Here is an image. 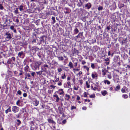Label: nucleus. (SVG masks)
I'll use <instances>...</instances> for the list:
<instances>
[{"label": "nucleus", "mask_w": 130, "mask_h": 130, "mask_svg": "<svg viewBox=\"0 0 130 130\" xmlns=\"http://www.w3.org/2000/svg\"><path fill=\"white\" fill-rule=\"evenodd\" d=\"M66 122V120H64L62 122V123L63 124H65Z\"/></svg>", "instance_id": "nucleus-52"}, {"label": "nucleus", "mask_w": 130, "mask_h": 130, "mask_svg": "<svg viewBox=\"0 0 130 130\" xmlns=\"http://www.w3.org/2000/svg\"><path fill=\"white\" fill-rule=\"evenodd\" d=\"M65 99L67 101H68L69 99L70 98V96L67 94H65Z\"/></svg>", "instance_id": "nucleus-14"}, {"label": "nucleus", "mask_w": 130, "mask_h": 130, "mask_svg": "<svg viewBox=\"0 0 130 130\" xmlns=\"http://www.w3.org/2000/svg\"><path fill=\"white\" fill-rule=\"evenodd\" d=\"M82 74V71H80L77 74V75L80 76V75H81Z\"/></svg>", "instance_id": "nucleus-55"}, {"label": "nucleus", "mask_w": 130, "mask_h": 130, "mask_svg": "<svg viewBox=\"0 0 130 130\" xmlns=\"http://www.w3.org/2000/svg\"><path fill=\"white\" fill-rule=\"evenodd\" d=\"M4 8L3 7V6L2 5V4H0V9L1 10H3L4 9Z\"/></svg>", "instance_id": "nucleus-47"}, {"label": "nucleus", "mask_w": 130, "mask_h": 130, "mask_svg": "<svg viewBox=\"0 0 130 130\" xmlns=\"http://www.w3.org/2000/svg\"><path fill=\"white\" fill-rule=\"evenodd\" d=\"M19 71L20 73L19 74V75L21 76L22 75L23 73V71L22 70H20Z\"/></svg>", "instance_id": "nucleus-37"}, {"label": "nucleus", "mask_w": 130, "mask_h": 130, "mask_svg": "<svg viewBox=\"0 0 130 130\" xmlns=\"http://www.w3.org/2000/svg\"><path fill=\"white\" fill-rule=\"evenodd\" d=\"M107 77L109 79H110L111 78L112 76L110 74H109L108 75Z\"/></svg>", "instance_id": "nucleus-45"}, {"label": "nucleus", "mask_w": 130, "mask_h": 130, "mask_svg": "<svg viewBox=\"0 0 130 130\" xmlns=\"http://www.w3.org/2000/svg\"><path fill=\"white\" fill-rule=\"evenodd\" d=\"M17 93L19 95H21L22 94V92L20 90H19L17 91Z\"/></svg>", "instance_id": "nucleus-42"}, {"label": "nucleus", "mask_w": 130, "mask_h": 130, "mask_svg": "<svg viewBox=\"0 0 130 130\" xmlns=\"http://www.w3.org/2000/svg\"><path fill=\"white\" fill-rule=\"evenodd\" d=\"M76 108V107L73 106H72L71 108V109L72 110L73 109H75Z\"/></svg>", "instance_id": "nucleus-57"}, {"label": "nucleus", "mask_w": 130, "mask_h": 130, "mask_svg": "<svg viewBox=\"0 0 130 130\" xmlns=\"http://www.w3.org/2000/svg\"><path fill=\"white\" fill-rule=\"evenodd\" d=\"M25 75L26 76H27V77H31V75L29 73H26L25 74Z\"/></svg>", "instance_id": "nucleus-29"}, {"label": "nucleus", "mask_w": 130, "mask_h": 130, "mask_svg": "<svg viewBox=\"0 0 130 130\" xmlns=\"http://www.w3.org/2000/svg\"><path fill=\"white\" fill-rule=\"evenodd\" d=\"M10 108L11 107L9 106V108L5 111V113H6L7 114L8 112H11V111Z\"/></svg>", "instance_id": "nucleus-17"}, {"label": "nucleus", "mask_w": 130, "mask_h": 130, "mask_svg": "<svg viewBox=\"0 0 130 130\" xmlns=\"http://www.w3.org/2000/svg\"><path fill=\"white\" fill-rule=\"evenodd\" d=\"M59 86H60L62 85V83L60 81H59L58 82V83L57 84Z\"/></svg>", "instance_id": "nucleus-50"}, {"label": "nucleus", "mask_w": 130, "mask_h": 130, "mask_svg": "<svg viewBox=\"0 0 130 130\" xmlns=\"http://www.w3.org/2000/svg\"><path fill=\"white\" fill-rule=\"evenodd\" d=\"M17 122H18L17 124L18 125H19L21 123V122L19 120H17Z\"/></svg>", "instance_id": "nucleus-35"}, {"label": "nucleus", "mask_w": 130, "mask_h": 130, "mask_svg": "<svg viewBox=\"0 0 130 130\" xmlns=\"http://www.w3.org/2000/svg\"><path fill=\"white\" fill-rule=\"evenodd\" d=\"M66 76L65 75V73H64L63 75L61 76V78L62 79H64L66 78Z\"/></svg>", "instance_id": "nucleus-40"}, {"label": "nucleus", "mask_w": 130, "mask_h": 130, "mask_svg": "<svg viewBox=\"0 0 130 130\" xmlns=\"http://www.w3.org/2000/svg\"><path fill=\"white\" fill-rule=\"evenodd\" d=\"M86 84L87 88H89L90 87V85L87 82H86Z\"/></svg>", "instance_id": "nucleus-33"}, {"label": "nucleus", "mask_w": 130, "mask_h": 130, "mask_svg": "<svg viewBox=\"0 0 130 130\" xmlns=\"http://www.w3.org/2000/svg\"><path fill=\"white\" fill-rule=\"evenodd\" d=\"M107 71V70L106 69H102V72L103 73V74L105 75L106 74V72Z\"/></svg>", "instance_id": "nucleus-21"}, {"label": "nucleus", "mask_w": 130, "mask_h": 130, "mask_svg": "<svg viewBox=\"0 0 130 130\" xmlns=\"http://www.w3.org/2000/svg\"><path fill=\"white\" fill-rule=\"evenodd\" d=\"M83 67L85 69H86L87 71L88 72L89 71V68L87 66H84Z\"/></svg>", "instance_id": "nucleus-25"}, {"label": "nucleus", "mask_w": 130, "mask_h": 130, "mask_svg": "<svg viewBox=\"0 0 130 130\" xmlns=\"http://www.w3.org/2000/svg\"><path fill=\"white\" fill-rule=\"evenodd\" d=\"M103 8L102 6H99L98 8V10L99 11L103 9Z\"/></svg>", "instance_id": "nucleus-41"}, {"label": "nucleus", "mask_w": 130, "mask_h": 130, "mask_svg": "<svg viewBox=\"0 0 130 130\" xmlns=\"http://www.w3.org/2000/svg\"><path fill=\"white\" fill-rule=\"evenodd\" d=\"M12 111L14 113H16L19 111V108L16 106H13L12 109Z\"/></svg>", "instance_id": "nucleus-2"}, {"label": "nucleus", "mask_w": 130, "mask_h": 130, "mask_svg": "<svg viewBox=\"0 0 130 130\" xmlns=\"http://www.w3.org/2000/svg\"><path fill=\"white\" fill-rule=\"evenodd\" d=\"M43 67L44 68H45V67H48V66L47 65L45 64L43 65Z\"/></svg>", "instance_id": "nucleus-62"}, {"label": "nucleus", "mask_w": 130, "mask_h": 130, "mask_svg": "<svg viewBox=\"0 0 130 130\" xmlns=\"http://www.w3.org/2000/svg\"><path fill=\"white\" fill-rule=\"evenodd\" d=\"M42 62L40 61H37L34 63L31 67L32 69L34 70H36L39 69L40 66Z\"/></svg>", "instance_id": "nucleus-1"}, {"label": "nucleus", "mask_w": 130, "mask_h": 130, "mask_svg": "<svg viewBox=\"0 0 130 130\" xmlns=\"http://www.w3.org/2000/svg\"><path fill=\"white\" fill-rule=\"evenodd\" d=\"M33 102L34 105L36 106H37L38 105L39 103V101L37 100L36 99H34Z\"/></svg>", "instance_id": "nucleus-7"}, {"label": "nucleus", "mask_w": 130, "mask_h": 130, "mask_svg": "<svg viewBox=\"0 0 130 130\" xmlns=\"http://www.w3.org/2000/svg\"><path fill=\"white\" fill-rule=\"evenodd\" d=\"M73 88L75 90H78V87H76L75 86H74Z\"/></svg>", "instance_id": "nucleus-51"}, {"label": "nucleus", "mask_w": 130, "mask_h": 130, "mask_svg": "<svg viewBox=\"0 0 130 130\" xmlns=\"http://www.w3.org/2000/svg\"><path fill=\"white\" fill-rule=\"evenodd\" d=\"M29 68V67L27 65L25 66L24 68V70L25 71L26 73H27V72L28 71V69Z\"/></svg>", "instance_id": "nucleus-12"}, {"label": "nucleus", "mask_w": 130, "mask_h": 130, "mask_svg": "<svg viewBox=\"0 0 130 130\" xmlns=\"http://www.w3.org/2000/svg\"><path fill=\"white\" fill-rule=\"evenodd\" d=\"M104 82L105 84L106 83L108 85H109L110 84V82L108 80H104Z\"/></svg>", "instance_id": "nucleus-23"}, {"label": "nucleus", "mask_w": 130, "mask_h": 130, "mask_svg": "<svg viewBox=\"0 0 130 130\" xmlns=\"http://www.w3.org/2000/svg\"><path fill=\"white\" fill-rule=\"evenodd\" d=\"M14 13L16 14H17L18 13V8H17L14 11Z\"/></svg>", "instance_id": "nucleus-48"}, {"label": "nucleus", "mask_w": 130, "mask_h": 130, "mask_svg": "<svg viewBox=\"0 0 130 130\" xmlns=\"http://www.w3.org/2000/svg\"><path fill=\"white\" fill-rule=\"evenodd\" d=\"M77 50L76 49L74 48L72 51V55L73 56L76 55L77 52Z\"/></svg>", "instance_id": "nucleus-11"}, {"label": "nucleus", "mask_w": 130, "mask_h": 130, "mask_svg": "<svg viewBox=\"0 0 130 130\" xmlns=\"http://www.w3.org/2000/svg\"><path fill=\"white\" fill-rule=\"evenodd\" d=\"M122 96L124 99H126L128 98V96L126 94H123L122 95Z\"/></svg>", "instance_id": "nucleus-28"}, {"label": "nucleus", "mask_w": 130, "mask_h": 130, "mask_svg": "<svg viewBox=\"0 0 130 130\" xmlns=\"http://www.w3.org/2000/svg\"><path fill=\"white\" fill-rule=\"evenodd\" d=\"M68 66L70 67V69L73 68V63L71 62H69Z\"/></svg>", "instance_id": "nucleus-16"}, {"label": "nucleus", "mask_w": 130, "mask_h": 130, "mask_svg": "<svg viewBox=\"0 0 130 130\" xmlns=\"http://www.w3.org/2000/svg\"><path fill=\"white\" fill-rule=\"evenodd\" d=\"M37 49V47L35 46H34L32 47L31 49L30 50V52H32L33 54L36 53V51Z\"/></svg>", "instance_id": "nucleus-3"}, {"label": "nucleus", "mask_w": 130, "mask_h": 130, "mask_svg": "<svg viewBox=\"0 0 130 130\" xmlns=\"http://www.w3.org/2000/svg\"><path fill=\"white\" fill-rule=\"evenodd\" d=\"M8 74H9V75L11 77L12 75V74H12V73L11 71H8Z\"/></svg>", "instance_id": "nucleus-31"}, {"label": "nucleus", "mask_w": 130, "mask_h": 130, "mask_svg": "<svg viewBox=\"0 0 130 130\" xmlns=\"http://www.w3.org/2000/svg\"><path fill=\"white\" fill-rule=\"evenodd\" d=\"M47 120L49 123H51L53 125H54L55 124V122L52 119H48Z\"/></svg>", "instance_id": "nucleus-10"}, {"label": "nucleus", "mask_w": 130, "mask_h": 130, "mask_svg": "<svg viewBox=\"0 0 130 130\" xmlns=\"http://www.w3.org/2000/svg\"><path fill=\"white\" fill-rule=\"evenodd\" d=\"M5 35L6 36H7L6 37V38L8 40H9L12 38L11 35L10 33L6 32L5 34Z\"/></svg>", "instance_id": "nucleus-5"}, {"label": "nucleus", "mask_w": 130, "mask_h": 130, "mask_svg": "<svg viewBox=\"0 0 130 130\" xmlns=\"http://www.w3.org/2000/svg\"><path fill=\"white\" fill-rule=\"evenodd\" d=\"M95 95L94 94H93L92 95H91L90 96V97L91 98H95Z\"/></svg>", "instance_id": "nucleus-49"}, {"label": "nucleus", "mask_w": 130, "mask_h": 130, "mask_svg": "<svg viewBox=\"0 0 130 130\" xmlns=\"http://www.w3.org/2000/svg\"><path fill=\"white\" fill-rule=\"evenodd\" d=\"M18 55L19 57L21 58H23V57L24 56V53L23 52L21 51L19 53Z\"/></svg>", "instance_id": "nucleus-6"}, {"label": "nucleus", "mask_w": 130, "mask_h": 130, "mask_svg": "<svg viewBox=\"0 0 130 130\" xmlns=\"http://www.w3.org/2000/svg\"><path fill=\"white\" fill-rule=\"evenodd\" d=\"M59 110H60V113H62V108H61L60 107V108H59Z\"/></svg>", "instance_id": "nucleus-56"}, {"label": "nucleus", "mask_w": 130, "mask_h": 130, "mask_svg": "<svg viewBox=\"0 0 130 130\" xmlns=\"http://www.w3.org/2000/svg\"><path fill=\"white\" fill-rule=\"evenodd\" d=\"M86 63V62L84 60H83L82 62V64L84 65Z\"/></svg>", "instance_id": "nucleus-63"}, {"label": "nucleus", "mask_w": 130, "mask_h": 130, "mask_svg": "<svg viewBox=\"0 0 130 130\" xmlns=\"http://www.w3.org/2000/svg\"><path fill=\"white\" fill-rule=\"evenodd\" d=\"M97 89H98V88L96 87H95L93 88L92 90L94 91H95Z\"/></svg>", "instance_id": "nucleus-60"}, {"label": "nucleus", "mask_w": 130, "mask_h": 130, "mask_svg": "<svg viewBox=\"0 0 130 130\" xmlns=\"http://www.w3.org/2000/svg\"><path fill=\"white\" fill-rule=\"evenodd\" d=\"M20 102V100H18L17 101V102H16V104L18 106L19 105V103Z\"/></svg>", "instance_id": "nucleus-53"}, {"label": "nucleus", "mask_w": 130, "mask_h": 130, "mask_svg": "<svg viewBox=\"0 0 130 130\" xmlns=\"http://www.w3.org/2000/svg\"><path fill=\"white\" fill-rule=\"evenodd\" d=\"M53 97H55L56 98V102H59L60 98L58 97V95L56 94H54L53 96Z\"/></svg>", "instance_id": "nucleus-9"}, {"label": "nucleus", "mask_w": 130, "mask_h": 130, "mask_svg": "<svg viewBox=\"0 0 130 130\" xmlns=\"http://www.w3.org/2000/svg\"><path fill=\"white\" fill-rule=\"evenodd\" d=\"M50 87L51 88V89H52V88L54 89L56 87L53 85H51L50 86Z\"/></svg>", "instance_id": "nucleus-43"}, {"label": "nucleus", "mask_w": 130, "mask_h": 130, "mask_svg": "<svg viewBox=\"0 0 130 130\" xmlns=\"http://www.w3.org/2000/svg\"><path fill=\"white\" fill-rule=\"evenodd\" d=\"M52 19L53 21V23L54 24L56 22V21L55 19V17H52Z\"/></svg>", "instance_id": "nucleus-30"}, {"label": "nucleus", "mask_w": 130, "mask_h": 130, "mask_svg": "<svg viewBox=\"0 0 130 130\" xmlns=\"http://www.w3.org/2000/svg\"><path fill=\"white\" fill-rule=\"evenodd\" d=\"M19 9L21 11L24 10L23 6L21 5L19 7Z\"/></svg>", "instance_id": "nucleus-24"}, {"label": "nucleus", "mask_w": 130, "mask_h": 130, "mask_svg": "<svg viewBox=\"0 0 130 130\" xmlns=\"http://www.w3.org/2000/svg\"><path fill=\"white\" fill-rule=\"evenodd\" d=\"M77 28H76L74 30V32L75 34H76L79 32Z\"/></svg>", "instance_id": "nucleus-19"}, {"label": "nucleus", "mask_w": 130, "mask_h": 130, "mask_svg": "<svg viewBox=\"0 0 130 130\" xmlns=\"http://www.w3.org/2000/svg\"><path fill=\"white\" fill-rule=\"evenodd\" d=\"M91 76L94 79L95 78L98 77V75L97 73L95 72H94L92 73Z\"/></svg>", "instance_id": "nucleus-4"}, {"label": "nucleus", "mask_w": 130, "mask_h": 130, "mask_svg": "<svg viewBox=\"0 0 130 130\" xmlns=\"http://www.w3.org/2000/svg\"><path fill=\"white\" fill-rule=\"evenodd\" d=\"M120 86L119 85L117 86L115 89V90L116 91H118L119 90H120Z\"/></svg>", "instance_id": "nucleus-22"}, {"label": "nucleus", "mask_w": 130, "mask_h": 130, "mask_svg": "<svg viewBox=\"0 0 130 130\" xmlns=\"http://www.w3.org/2000/svg\"><path fill=\"white\" fill-rule=\"evenodd\" d=\"M21 114L19 113L18 115H16V116L17 118H19Z\"/></svg>", "instance_id": "nucleus-54"}, {"label": "nucleus", "mask_w": 130, "mask_h": 130, "mask_svg": "<svg viewBox=\"0 0 130 130\" xmlns=\"http://www.w3.org/2000/svg\"><path fill=\"white\" fill-rule=\"evenodd\" d=\"M58 72L60 73L62 70V69L61 68H58L57 69Z\"/></svg>", "instance_id": "nucleus-38"}, {"label": "nucleus", "mask_w": 130, "mask_h": 130, "mask_svg": "<svg viewBox=\"0 0 130 130\" xmlns=\"http://www.w3.org/2000/svg\"><path fill=\"white\" fill-rule=\"evenodd\" d=\"M61 91V92L59 93V94L60 95H63V94L64 93V91H63V89H60L58 90V91Z\"/></svg>", "instance_id": "nucleus-18"}, {"label": "nucleus", "mask_w": 130, "mask_h": 130, "mask_svg": "<svg viewBox=\"0 0 130 130\" xmlns=\"http://www.w3.org/2000/svg\"><path fill=\"white\" fill-rule=\"evenodd\" d=\"M64 87L65 88H68V85L67 83H64L63 84Z\"/></svg>", "instance_id": "nucleus-44"}, {"label": "nucleus", "mask_w": 130, "mask_h": 130, "mask_svg": "<svg viewBox=\"0 0 130 130\" xmlns=\"http://www.w3.org/2000/svg\"><path fill=\"white\" fill-rule=\"evenodd\" d=\"M127 39L126 38L124 39L122 41V43H124L126 41Z\"/></svg>", "instance_id": "nucleus-46"}, {"label": "nucleus", "mask_w": 130, "mask_h": 130, "mask_svg": "<svg viewBox=\"0 0 130 130\" xmlns=\"http://www.w3.org/2000/svg\"><path fill=\"white\" fill-rule=\"evenodd\" d=\"M101 93L102 94L103 96H105L107 93V91L106 90L102 91Z\"/></svg>", "instance_id": "nucleus-15"}, {"label": "nucleus", "mask_w": 130, "mask_h": 130, "mask_svg": "<svg viewBox=\"0 0 130 130\" xmlns=\"http://www.w3.org/2000/svg\"><path fill=\"white\" fill-rule=\"evenodd\" d=\"M43 71V70H41V71H40L38 72H36V73H37L38 75H41L42 72Z\"/></svg>", "instance_id": "nucleus-20"}, {"label": "nucleus", "mask_w": 130, "mask_h": 130, "mask_svg": "<svg viewBox=\"0 0 130 130\" xmlns=\"http://www.w3.org/2000/svg\"><path fill=\"white\" fill-rule=\"evenodd\" d=\"M85 7H86L87 9H89L91 7V4L90 3H88L85 5Z\"/></svg>", "instance_id": "nucleus-8"}, {"label": "nucleus", "mask_w": 130, "mask_h": 130, "mask_svg": "<svg viewBox=\"0 0 130 130\" xmlns=\"http://www.w3.org/2000/svg\"><path fill=\"white\" fill-rule=\"evenodd\" d=\"M71 83L70 82H68L67 83V84L68 85V88H69L71 87V85H70Z\"/></svg>", "instance_id": "nucleus-27"}, {"label": "nucleus", "mask_w": 130, "mask_h": 130, "mask_svg": "<svg viewBox=\"0 0 130 130\" xmlns=\"http://www.w3.org/2000/svg\"><path fill=\"white\" fill-rule=\"evenodd\" d=\"M23 96L24 97H26L27 96V94L26 93H24L23 94Z\"/></svg>", "instance_id": "nucleus-59"}, {"label": "nucleus", "mask_w": 130, "mask_h": 130, "mask_svg": "<svg viewBox=\"0 0 130 130\" xmlns=\"http://www.w3.org/2000/svg\"><path fill=\"white\" fill-rule=\"evenodd\" d=\"M58 58L59 60H63L64 58L62 56H60L58 57Z\"/></svg>", "instance_id": "nucleus-34"}, {"label": "nucleus", "mask_w": 130, "mask_h": 130, "mask_svg": "<svg viewBox=\"0 0 130 130\" xmlns=\"http://www.w3.org/2000/svg\"><path fill=\"white\" fill-rule=\"evenodd\" d=\"M11 59L12 60V62L13 64H14V62L15 60V58L14 57H12Z\"/></svg>", "instance_id": "nucleus-26"}, {"label": "nucleus", "mask_w": 130, "mask_h": 130, "mask_svg": "<svg viewBox=\"0 0 130 130\" xmlns=\"http://www.w3.org/2000/svg\"><path fill=\"white\" fill-rule=\"evenodd\" d=\"M121 92L123 93H124V92H125V90L124 89H121Z\"/></svg>", "instance_id": "nucleus-61"}, {"label": "nucleus", "mask_w": 130, "mask_h": 130, "mask_svg": "<svg viewBox=\"0 0 130 130\" xmlns=\"http://www.w3.org/2000/svg\"><path fill=\"white\" fill-rule=\"evenodd\" d=\"M31 74L32 76L33 77L35 76V75L36 74V73L35 72H31Z\"/></svg>", "instance_id": "nucleus-36"}, {"label": "nucleus", "mask_w": 130, "mask_h": 130, "mask_svg": "<svg viewBox=\"0 0 130 130\" xmlns=\"http://www.w3.org/2000/svg\"><path fill=\"white\" fill-rule=\"evenodd\" d=\"M83 33L80 32L79 33L78 35L76 36L75 37H76L78 38H81V37L83 36Z\"/></svg>", "instance_id": "nucleus-13"}, {"label": "nucleus", "mask_w": 130, "mask_h": 130, "mask_svg": "<svg viewBox=\"0 0 130 130\" xmlns=\"http://www.w3.org/2000/svg\"><path fill=\"white\" fill-rule=\"evenodd\" d=\"M91 67L93 69H94L95 68V66L94 64L93 63H91Z\"/></svg>", "instance_id": "nucleus-39"}, {"label": "nucleus", "mask_w": 130, "mask_h": 130, "mask_svg": "<svg viewBox=\"0 0 130 130\" xmlns=\"http://www.w3.org/2000/svg\"><path fill=\"white\" fill-rule=\"evenodd\" d=\"M21 114H22L25 111V109L22 108L21 110Z\"/></svg>", "instance_id": "nucleus-32"}, {"label": "nucleus", "mask_w": 130, "mask_h": 130, "mask_svg": "<svg viewBox=\"0 0 130 130\" xmlns=\"http://www.w3.org/2000/svg\"><path fill=\"white\" fill-rule=\"evenodd\" d=\"M99 83L98 82H97L95 84V86L96 87H98L99 86L98 84H99Z\"/></svg>", "instance_id": "nucleus-64"}, {"label": "nucleus", "mask_w": 130, "mask_h": 130, "mask_svg": "<svg viewBox=\"0 0 130 130\" xmlns=\"http://www.w3.org/2000/svg\"><path fill=\"white\" fill-rule=\"evenodd\" d=\"M79 82L81 85H82L83 83V81L82 79L80 80H79Z\"/></svg>", "instance_id": "nucleus-58"}]
</instances>
